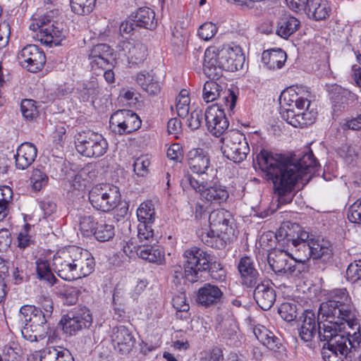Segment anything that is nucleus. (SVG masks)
Segmentation results:
<instances>
[{"instance_id":"obj_48","label":"nucleus","mask_w":361,"mask_h":361,"mask_svg":"<svg viewBox=\"0 0 361 361\" xmlns=\"http://www.w3.org/2000/svg\"><path fill=\"white\" fill-rule=\"evenodd\" d=\"M346 279L352 283L361 286V259L351 262L346 270Z\"/></svg>"},{"instance_id":"obj_19","label":"nucleus","mask_w":361,"mask_h":361,"mask_svg":"<svg viewBox=\"0 0 361 361\" xmlns=\"http://www.w3.org/2000/svg\"><path fill=\"white\" fill-rule=\"evenodd\" d=\"M76 279L89 276L94 269L95 262L92 254L80 247L72 246Z\"/></svg>"},{"instance_id":"obj_42","label":"nucleus","mask_w":361,"mask_h":361,"mask_svg":"<svg viewBox=\"0 0 361 361\" xmlns=\"http://www.w3.org/2000/svg\"><path fill=\"white\" fill-rule=\"evenodd\" d=\"M99 93V87L96 78H92L90 80L84 82L80 88V97L84 102L94 99Z\"/></svg>"},{"instance_id":"obj_15","label":"nucleus","mask_w":361,"mask_h":361,"mask_svg":"<svg viewBox=\"0 0 361 361\" xmlns=\"http://www.w3.org/2000/svg\"><path fill=\"white\" fill-rule=\"evenodd\" d=\"M218 79H211L207 81L203 87L202 99L207 102H212L219 98L221 95L224 94V99L225 100L226 105L232 110L236 103L237 96L235 93L230 90H226L221 84H219L216 80Z\"/></svg>"},{"instance_id":"obj_58","label":"nucleus","mask_w":361,"mask_h":361,"mask_svg":"<svg viewBox=\"0 0 361 361\" xmlns=\"http://www.w3.org/2000/svg\"><path fill=\"white\" fill-rule=\"evenodd\" d=\"M340 156L343 159L344 161L349 165H353L357 159V153L355 149L347 145L341 147Z\"/></svg>"},{"instance_id":"obj_20","label":"nucleus","mask_w":361,"mask_h":361,"mask_svg":"<svg viewBox=\"0 0 361 361\" xmlns=\"http://www.w3.org/2000/svg\"><path fill=\"white\" fill-rule=\"evenodd\" d=\"M111 338L115 350L122 354L130 353L135 343L132 332L123 325L112 329Z\"/></svg>"},{"instance_id":"obj_8","label":"nucleus","mask_w":361,"mask_h":361,"mask_svg":"<svg viewBox=\"0 0 361 361\" xmlns=\"http://www.w3.org/2000/svg\"><path fill=\"white\" fill-rule=\"evenodd\" d=\"M53 15L50 11L30 25V30L39 31V40L49 47L59 45L66 33L63 24L55 20Z\"/></svg>"},{"instance_id":"obj_13","label":"nucleus","mask_w":361,"mask_h":361,"mask_svg":"<svg viewBox=\"0 0 361 361\" xmlns=\"http://www.w3.org/2000/svg\"><path fill=\"white\" fill-rule=\"evenodd\" d=\"M18 60L20 66L32 73L41 71L46 63L44 51L35 44H28L18 54Z\"/></svg>"},{"instance_id":"obj_62","label":"nucleus","mask_w":361,"mask_h":361,"mask_svg":"<svg viewBox=\"0 0 361 361\" xmlns=\"http://www.w3.org/2000/svg\"><path fill=\"white\" fill-rule=\"evenodd\" d=\"M231 50L235 54V56H237L239 59H241L240 61V63H235V61L233 62V59H228V63H232L234 65L233 67V72L236 71L240 68H243L244 62H245V56L243 53L242 48L235 44L230 45ZM232 59H233V61H236L235 57L232 56Z\"/></svg>"},{"instance_id":"obj_31","label":"nucleus","mask_w":361,"mask_h":361,"mask_svg":"<svg viewBox=\"0 0 361 361\" xmlns=\"http://www.w3.org/2000/svg\"><path fill=\"white\" fill-rule=\"evenodd\" d=\"M288 246L291 250L290 257L296 262L302 264V268L299 271H308V267L306 262H309L311 258L312 245L306 242H296V243H290V240H287Z\"/></svg>"},{"instance_id":"obj_11","label":"nucleus","mask_w":361,"mask_h":361,"mask_svg":"<svg viewBox=\"0 0 361 361\" xmlns=\"http://www.w3.org/2000/svg\"><path fill=\"white\" fill-rule=\"evenodd\" d=\"M221 140V150L227 159L236 163L242 162L246 159L250 147L245 135L240 131L231 130L226 133Z\"/></svg>"},{"instance_id":"obj_61","label":"nucleus","mask_w":361,"mask_h":361,"mask_svg":"<svg viewBox=\"0 0 361 361\" xmlns=\"http://www.w3.org/2000/svg\"><path fill=\"white\" fill-rule=\"evenodd\" d=\"M188 126L191 130H197L201 126L202 121V111L200 109H195L188 118Z\"/></svg>"},{"instance_id":"obj_52","label":"nucleus","mask_w":361,"mask_h":361,"mask_svg":"<svg viewBox=\"0 0 361 361\" xmlns=\"http://www.w3.org/2000/svg\"><path fill=\"white\" fill-rule=\"evenodd\" d=\"M279 314L283 320L292 322L297 317L296 305L290 302H283L279 308Z\"/></svg>"},{"instance_id":"obj_60","label":"nucleus","mask_w":361,"mask_h":361,"mask_svg":"<svg viewBox=\"0 0 361 361\" xmlns=\"http://www.w3.org/2000/svg\"><path fill=\"white\" fill-rule=\"evenodd\" d=\"M215 24L209 22L202 24L198 29V35L204 40L211 39L216 32Z\"/></svg>"},{"instance_id":"obj_22","label":"nucleus","mask_w":361,"mask_h":361,"mask_svg":"<svg viewBox=\"0 0 361 361\" xmlns=\"http://www.w3.org/2000/svg\"><path fill=\"white\" fill-rule=\"evenodd\" d=\"M242 284L247 288H254L263 279L255 267V262L249 257H242L238 264Z\"/></svg>"},{"instance_id":"obj_46","label":"nucleus","mask_w":361,"mask_h":361,"mask_svg":"<svg viewBox=\"0 0 361 361\" xmlns=\"http://www.w3.org/2000/svg\"><path fill=\"white\" fill-rule=\"evenodd\" d=\"M115 235V229L113 225L107 224H97L93 235L100 242L109 241Z\"/></svg>"},{"instance_id":"obj_3","label":"nucleus","mask_w":361,"mask_h":361,"mask_svg":"<svg viewBox=\"0 0 361 361\" xmlns=\"http://www.w3.org/2000/svg\"><path fill=\"white\" fill-rule=\"evenodd\" d=\"M356 324H347L350 329L347 334L343 329L336 332L331 326H325L320 335V341L325 342L322 353L324 361H352L361 343L358 317H356Z\"/></svg>"},{"instance_id":"obj_53","label":"nucleus","mask_w":361,"mask_h":361,"mask_svg":"<svg viewBox=\"0 0 361 361\" xmlns=\"http://www.w3.org/2000/svg\"><path fill=\"white\" fill-rule=\"evenodd\" d=\"M226 239V235H216V231L210 228V231L202 235V242L209 247H219V244L223 245L222 240Z\"/></svg>"},{"instance_id":"obj_38","label":"nucleus","mask_w":361,"mask_h":361,"mask_svg":"<svg viewBox=\"0 0 361 361\" xmlns=\"http://www.w3.org/2000/svg\"><path fill=\"white\" fill-rule=\"evenodd\" d=\"M254 333L257 338L271 350L276 351L282 346L281 339L264 326L255 329Z\"/></svg>"},{"instance_id":"obj_12","label":"nucleus","mask_w":361,"mask_h":361,"mask_svg":"<svg viewBox=\"0 0 361 361\" xmlns=\"http://www.w3.org/2000/svg\"><path fill=\"white\" fill-rule=\"evenodd\" d=\"M141 124L142 121L137 114L128 109L114 112L109 120L111 129L119 135L132 133L137 130Z\"/></svg>"},{"instance_id":"obj_21","label":"nucleus","mask_w":361,"mask_h":361,"mask_svg":"<svg viewBox=\"0 0 361 361\" xmlns=\"http://www.w3.org/2000/svg\"><path fill=\"white\" fill-rule=\"evenodd\" d=\"M223 296L224 293L219 286L206 283L197 290L196 302L200 306L210 307L220 303Z\"/></svg>"},{"instance_id":"obj_7","label":"nucleus","mask_w":361,"mask_h":361,"mask_svg":"<svg viewBox=\"0 0 361 361\" xmlns=\"http://www.w3.org/2000/svg\"><path fill=\"white\" fill-rule=\"evenodd\" d=\"M20 318L24 326L21 329L23 337L30 342L44 339L49 330L48 319L50 318L41 308L25 305L20 309Z\"/></svg>"},{"instance_id":"obj_4","label":"nucleus","mask_w":361,"mask_h":361,"mask_svg":"<svg viewBox=\"0 0 361 361\" xmlns=\"http://www.w3.org/2000/svg\"><path fill=\"white\" fill-rule=\"evenodd\" d=\"M288 88L281 94V115L283 120L295 128H304L314 122L315 114L308 111L310 92L302 87Z\"/></svg>"},{"instance_id":"obj_36","label":"nucleus","mask_w":361,"mask_h":361,"mask_svg":"<svg viewBox=\"0 0 361 361\" xmlns=\"http://www.w3.org/2000/svg\"><path fill=\"white\" fill-rule=\"evenodd\" d=\"M300 23L295 17L284 16L277 23L276 34L283 39H288L300 27Z\"/></svg>"},{"instance_id":"obj_45","label":"nucleus","mask_w":361,"mask_h":361,"mask_svg":"<svg viewBox=\"0 0 361 361\" xmlns=\"http://www.w3.org/2000/svg\"><path fill=\"white\" fill-rule=\"evenodd\" d=\"M152 224L139 223L137 226V238L140 244H152L156 242Z\"/></svg>"},{"instance_id":"obj_26","label":"nucleus","mask_w":361,"mask_h":361,"mask_svg":"<svg viewBox=\"0 0 361 361\" xmlns=\"http://www.w3.org/2000/svg\"><path fill=\"white\" fill-rule=\"evenodd\" d=\"M312 245L311 257L313 261H320L329 264L333 259L332 244L324 238H315L310 242Z\"/></svg>"},{"instance_id":"obj_29","label":"nucleus","mask_w":361,"mask_h":361,"mask_svg":"<svg viewBox=\"0 0 361 361\" xmlns=\"http://www.w3.org/2000/svg\"><path fill=\"white\" fill-rule=\"evenodd\" d=\"M290 254L283 250H277L268 256V263L271 269L278 274H292L295 270L294 266L288 264Z\"/></svg>"},{"instance_id":"obj_34","label":"nucleus","mask_w":361,"mask_h":361,"mask_svg":"<svg viewBox=\"0 0 361 361\" xmlns=\"http://www.w3.org/2000/svg\"><path fill=\"white\" fill-rule=\"evenodd\" d=\"M40 361H74V358L68 349L51 346L41 351Z\"/></svg>"},{"instance_id":"obj_55","label":"nucleus","mask_w":361,"mask_h":361,"mask_svg":"<svg viewBox=\"0 0 361 361\" xmlns=\"http://www.w3.org/2000/svg\"><path fill=\"white\" fill-rule=\"evenodd\" d=\"M79 290L75 287H68L59 293L63 303L67 305L75 304L78 299Z\"/></svg>"},{"instance_id":"obj_10","label":"nucleus","mask_w":361,"mask_h":361,"mask_svg":"<svg viewBox=\"0 0 361 361\" xmlns=\"http://www.w3.org/2000/svg\"><path fill=\"white\" fill-rule=\"evenodd\" d=\"M75 149L86 157H100L108 149V142L99 133L91 130L82 131L75 135Z\"/></svg>"},{"instance_id":"obj_64","label":"nucleus","mask_w":361,"mask_h":361,"mask_svg":"<svg viewBox=\"0 0 361 361\" xmlns=\"http://www.w3.org/2000/svg\"><path fill=\"white\" fill-rule=\"evenodd\" d=\"M128 207V203L126 201H122L121 198L119 203L116 205V207L114 209V210H115L114 218L117 221H119L121 219L127 216Z\"/></svg>"},{"instance_id":"obj_49","label":"nucleus","mask_w":361,"mask_h":361,"mask_svg":"<svg viewBox=\"0 0 361 361\" xmlns=\"http://www.w3.org/2000/svg\"><path fill=\"white\" fill-rule=\"evenodd\" d=\"M180 185L183 190L193 189L202 195V192L205 187V183L200 182L192 177V175L187 173L180 180Z\"/></svg>"},{"instance_id":"obj_14","label":"nucleus","mask_w":361,"mask_h":361,"mask_svg":"<svg viewBox=\"0 0 361 361\" xmlns=\"http://www.w3.org/2000/svg\"><path fill=\"white\" fill-rule=\"evenodd\" d=\"M73 247L58 252L53 258V267L57 275L66 281L76 280Z\"/></svg>"},{"instance_id":"obj_57","label":"nucleus","mask_w":361,"mask_h":361,"mask_svg":"<svg viewBox=\"0 0 361 361\" xmlns=\"http://www.w3.org/2000/svg\"><path fill=\"white\" fill-rule=\"evenodd\" d=\"M348 218L353 223L361 224V198L349 207Z\"/></svg>"},{"instance_id":"obj_9","label":"nucleus","mask_w":361,"mask_h":361,"mask_svg":"<svg viewBox=\"0 0 361 361\" xmlns=\"http://www.w3.org/2000/svg\"><path fill=\"white\" fill-rule=\"evenodd\" d=\"M121 192L118 187L110 184H99L89 192V201L97 210L109 212L119 203Z\"/></svg>"},{"instance_id":"obj_59","label":"nucleus","mask_w":361,"mask_h":361,"mask_svg":"<svg viewBox=\"0 0 361 361\" xmlns=\"http://www.w3.org/2000/svg\"><path fill=\"white\" fill-rule=\"evenodd\" d=\"M149 161L146 157L137 158L133 163V170L139 176H145L148 171Z\"/></svg>"},{"instance_id":"obj_44","label":"nucleus","mask_w":361,"mask_h":361,"mask_svg":"<svg viewBox=\"0 0 361 361\" xmlns=\"http://www.w3.org/2000/svg\"><path fill=\"white\" fill-rule=\"evenodd\" d=\"M71 10L78 15L90 13L95 6L96 0H70Z\"/></svg>"},{"instance_id":"obj_1","label":"nucleus","mask_w":361,"mask_h":361,"mask_svg":"<svg viewBox=\"0 0 361 361\" xmlns=\"http://www.w3.org/2000/svg\"><path fill=\"white\" fill-rule=\"evenodd\" d=\"M268 180L274 185L280 204L290 202L291 191L298 179L314 172L317 161L312 152L301 157L289 158L281 154L262 149L254 159Z\"/></svg>"},{"instance_id":"obj_54","label":"nucleus","mask_w":361,"mask_h":361,"mask_svg":"<svg viewBox=\"0 0 361 361\" xmlns=\"http://www.w3.org/2000/svg\"><path fill=\"white\" fill-rule=\"evenodd\" d=\"M21 348L20 345L11 342L6 345L3 349V355L8 361H18L21 355Z\"/></svg>"},{"instance_id":"obj_25","label":"nucleus","mask_w":361,"mask_h":361,"mask_svg":"<svg viewBox=\"0 0 361 361\" xmlns=\"http://www.w3.org/2000/svg\"><path fill=\"white\" fill-rule=\"evenodd\" d=\"M201 196L207 202L220 204L227 200L229 194L226 186L219 182L212 180L205 182V187Z\"/></svg>"},{"instance_id":"obj_50","label":"nucleus","mask_w":361,"mask_h":361,"mask_svg":"<svg viewBox=\"0 0 361 361\" xmlns=\"http://www.w3.org/2000/svg\"><path fill=\"white\" fill-rule=\"evenodd\" d=\"M97 224L92 216L85 215L80 217V230L84 236L92 235Z\"/></svg>"},{"instance_id":"obj_33","label":"nucleus","mask_w":361,"mask_h":361,"mask_svg":"<svg viewBox=\"0 0 361 361\" xmlns=\"http://www.w3.org/2000/svg\"><path fill=\"white\" fill-rule=\"evenodd\" d=\"M122 47L123 54L130 63L138 64L146 59L147 47L140 42H124Z\"/></svg>"},{"instance_id":"obj_51","label":"nucleus","mask_w":361,"mask_h":361,"mask_svg":"<svg viewBox=\"0 0 361 361\" xmlns=\"http://www.w3.org/2000/svg\"><path fill=\"white\" fill-rule=\"evenodd\" d=\"M48 176L40 169H35L30 177L32 189L35 191H39L48 183Z\"/></svg>"},{"instance_id":"obj_28","label":"nucleus","mask_w":361,"mask_h":361,"mask_svg":"<svg viewBox=\"0 0 361 361\" xmlns=\"http://www.w3.org/2000/svg\"><path fill=\"white\" fill-rule=\"evenodd\" d=\"M89 59L92 68L97 66L105 68L114 59L113 49L106 44H98L91 49Z\"/></svg>"},{"instance_id":"obj_5","label":"nucleus","mask_w":361,"mask_h":361,"mask_svg":"<svg viewBox=\"0 0 361 361\" xmlns=\"http://www.w3.org/2000/svg\"><path fill=\"white\" fill-rule=\"evenodd\" d=\"M185 279L195 283L202 278V273L208 271L210 276L219 281L226 279V271L220 262L213 261L212 257L197 247H192L184 251Z\"/></svg>"},{"instance_id":"obj_41","label":"nucleus","mask_w":361,"mask_h":361,"mask_svg":"<svg viewBox=\"0 0 361 361\" xmlns=\"http://www.w3.org/2000/svg\"><path fill=\"white\" fill-rule=\"evenodd\" d=\"M36 271L39 280L45 281L51 286L54 285L57 281L47 260L37 259L36 261Z\"/></svg>"},{"instance_id":"obj_63","label":"nucleus","mask_w":361,"mask_h":361,"mask_svg":"<svg viewBox=\"0 0 361 361\" xmlns=\"http://www.w3.org/2000/svg\"><path fill=\"white\" fill-rule=\"evenodd\" d=\"M39 304L38 307L41 308L42 313L51 317L54 309L52 299L49 296L43 295L40 297Z\"/></svg>"},{"instance_id":"obj_16","label":"nucleus","mask_w":361,"mask_h":361,"mask_svg":"<svg viewBox=\"0 0 361 361\" xmlns=\"http://www.w3.org/2000/svg\"><path fill=\"white\" fill-rule=\"evenodd\" d=\"M208 130L215 137L221 136L228 127L225 113L218 104L208 106L204 113Z\"/></svg>"},{"instance_id":"obj_6","label":"nucleus","mask_w":361,"mask_h":361,"mask_svg":"<svg viewBox=\"0 0 361 361\" xmlns=\"http://www.w3.org/2000/svg\"><path fill=\"white\" fill-rule=\"evenodd\" d=\"M235 63H240L239 59L231 50L230 45L221 47H209L204 51L203 63V71L209 79H219L223 75L224 71L233 72L234 65L228 63V59H233Z\"/></svg>"},{"instance_id":"obj_37","label":"nucleus","mask_w":361,"mask_h":361,"mask_svg":"<svg viewBox=\"0 0 361 361\" xmlns=\"http://www.w3.org/2000/svg\"><path fill=\"white\" fill-rule=\"evenodd\" d=\"M137 255L139 257L149 262L160 263L164 257L163 252L157 245L152 244H140L137 246Z\"/></svg>"},{"instance_id":"obj_43","label":"nucleus","mask_w":361,"mask_h":361,"mask_svg":"<svg viewBox=\"0 0 361 361\" xmlns=\"http://www.w3.org/2000/svg\"><path fill=\"white\" fill-rule=\"evenodd\" d=\"M13 200V190L8 186H0V221L4 219L9 212L8 205Z\"/></svg>"},{"instance_id":"obj_27","label":"nucleus","mask_w":361,"mask_h":361,"mask_svg":"<svg viewBox=\"0 0 361 361\" xmlns=\"http://www.w3.org/2000/svg\"><path fill=\"white\" fill-rule=\"evenodd\" d=\"M37 155L36 146L31 142H23L17 149L15 154L16 166L18 169H27L35 160Z\"/></svg>"},{"instance_id":"obj_18","label":"nucleus","mask_w":361,"mask_h":361,"mask_svg":"<svg viewBox=\"0 0 361 361\" xmlns=\"http://www.w3.org/2000/svg\"><path fill=\"white\" fill-rule=\"evenodd\" d=\"M231 220V213L224 209L214 210L209 215L210 228L216 231L219 237L221 235H226V239L234 235Z\"/></svg>"},{"instance_id":"obj_47","label":"nucleus","mask_w":361,"mask_h":361,"mask_svg":"<svg viewBox=\"0 0 361 361\" xmlns=\"http://www.w3.org/2000/svg\"><path fill=\"white\" fill-rule=\"evenodd\" d=\"M20 110L23 116L27 121H32L39 115V111L37 106H36V102L32 99H23L20 103Z\"/></svg>"},{"instance_id":"obj_40","label":"nucleus","mask_w":361,"mask_h":361,"mask_svg":"<svg viewBox=\"0 0 361 361\" xmlns=\"http://www.w3.org/2000/svg\"><path fill=\"white\" fill-rule=\"evenodd\" d=\"M137 216L140 223L153 224L156 212L152 201L147 200L141 203L137 209Z\"/></svg>"},{"instance_id":"obj_23","label":"nucleus","mask_w":361,"mask_h":361,"mask_svg":"<svg viewBox=\"0 0 361 361\" xmlns=\"http://www.w3.org/2000/svg\"><path fill=\"white\" fill-rule=\"evenodd\" d=\"M253 297L257 304L264 310H269L276 300V292L267 279H262L257 283L253 292Z\"/></svg>"},{"instance_id":"obj_35","label":"nucleus","mask_w":361,"mask_h":361,"mask_svg":"<svg viewBox=\"0 0 361 361\" xmlns=\"http://www.w3.org/2000/svg\"><path fill=\"white\" fill-rule=\"evenodd\" d=\"M136 27L153 30L157 27V21L154 11L148 7L140 8L133 16Z\"/></svg>"},{"instance_id":"obj_2","label":"nucleus","mask_w":361,"mask_h":361,"mask_svg":"<svg viewBox=\"0 0 361 361\" xmlns=\"http://www.w3.org/2000/svg\"><path fill=\"white\" fill-rule=\"evenodd\" d=\"M359 312L355 308L346 289L335 290L334 298L320 305L318 317L311 310L302 313L299 336L305 342H311L315 335H320L325 326H331L336 332L344 329L345 325L356 324Z\"/></svg>"},{"instance_id":"obj_30","label":"nucleus","mask_w":361,"mask_h":361,"mask_svg":"<svg viewBox=\"0 0 361 361\" xmlns=\"http://www.w3.org/2000/svg\"><path fill=\"white\" fill-rule=\"evenodd\" d=\"M331 99L332 100L334 111H341L348 105L354 103L357 97L355 94L341 86L333 87Z\"/></svg>"},{"instance_id":"obj_32","label":"nucleus","mask_w":361,"mask_h":361,"mask_svg":"<svg viewBox=\"0 0 361 361\" xmlns=\"http://www.w3.org/2000/svg\"><path fill=\"white\" fill-rule=\"evenodd\" d=\"M310 18L315 20L326 19L329 16L330 8L326 0H307L302 9Z\"/></svg>"},{"instance_id":"obj_56","label":"nucleus","mask_w":361,"mask_h":361,"mask_svg":"<svg viewBox=\"0 0 361 361\" xmlns=\"http://www.w3.org/2000/svg\"><path fill=\"white\" fill-rule=\"evenodd\" d=\"M172 305L178 312L187 313L190 310L189 304L187 303L186 295L184 292H181L173 298Z\"/></svg>"},{"instance_id":"obj_39","label":"nucleus","mask_w":361,"mask_h":361,"mask_svg":"<svg viewBox=\"0 0 361 361\" xmlns=\"http://www.w3.org/2000/svg\"><path fill=\"white\" fill-rule=\"evenodd\" d=\"M262 58L269 68H281L286 60V54L281 49H272L264 51Z\"/></svg>"},{"instance_id":"obj_17","label":"nucleus","mask_w":361,"mask_h":361,"mask_svg":"<svg viewBox=\"0 0 361 361\" xmlns=\"http://www.w3.org/2000/svg\"><path fill=\"white\" fill-rule=\"evenodd\" d=\"M64 320V331L72 335L78 331L90 327L92 322V317L90 310L84 307L68 313Z\"/></svg>"},{"instance_id":"obj_24","label":"nucleus","mask_w":361,"mask_h":361,"mask_svg":"<svg viewBox=\"0 0 361 361\" xmlns=\"http://www.w3.org/2000/svg\"><path fill=\"white\" fill-rule=\"evenodd\" d=\"M188 166L193 173L208 174L213 171L209 154L201 148L192 149L188 152Z\"/></svg>"}]
</instances>
